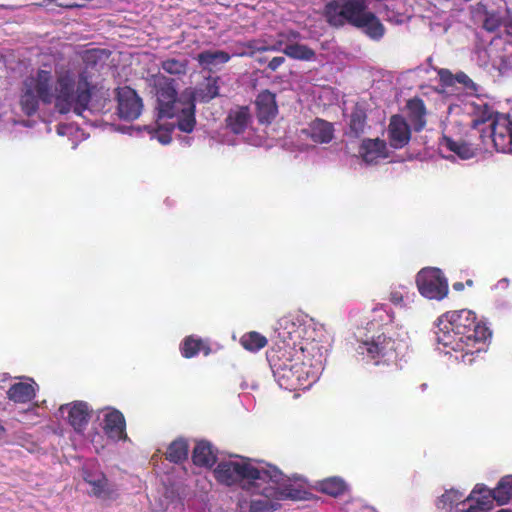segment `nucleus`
<instances>
[{
    "instance_id": "obj_1",
    "label": "nucleus",
    "mask_w": 512,
    "mask_h": 512,
    "mask_svg": "<svg viewBox=\"0 0 512 512\" xmlns=\"http://www.w3.org/2000/svg\"><path fill=\"white\" fill-rule=\"evenodd\" d=\"M326 330L303 312L278 319L267 360L277 384L286 390L308 389L318 381L325 362Z\"/></svg>"
},
{
    "instance_id": "obj_2",
    "label": "nucleus",
    "mask_w": 512,
    "mask_h": 512,
    "mask_svg": "<svg viewBox=\"0 0 512 512\" xmlns=\"http://www.w3.org/2000/svg\"><path fill=\"white\" fill-rule=\"evenodd\" d=\"M213 474L220 484L239 487L252 497L249 512L276 511L282 502L298 499L307 484L300 474L287 475L274 464L239 455L222 459Z\"/></svg>"
},
{
    "instance_id": "obj_3",
    "label": "nucleus",
    "mask_w": 512,
    "mask_h": 512,
    "mask_svg": "<svg viewBox=\"0 0 512 512\" xmlns=\"http://www.w3.org/2000/svg\"><path fill=\"white\" fill-rule=\"evenodd\" d=\"M92 90L93 85L82 63L73 61L59 65L54 74L44 66L23 79L18 105L26 116L35 115L42 105H53L61 114L82 115L89 107Z\"/></svg>"
},
{
    "instance_id": "obj_4",
    "label": "nucleus",
    "mask_w": 512,
    "mask_h": 512,
    "mask_svg": "<svg viewBox=\"0 0 512 512\" xmlns=\"http://www.w3.org/2000/svg\"><path fill=\"white\" fill-rule=\"evenodd\" d=\"M438 76L444 86L455 83L463 85L467 91L458 95L448 107V119L443 126V135L439 150L445 159L458 157L461 160L473 158L478 148L462 139V132L467 126L476 128L489 121L495 113L494 106L487 96L477 93L475 83L463 72L453 75L447 69H439Z\"/></svg>"
},
{
    "instance_id": "obj_5",
    "label": "nucleus",
    "mask_w": 512,
    "mask_h": 512,
    "mask_svg": "<svg viewBox=\"0 0 512 512\" xmlns=\"http://www.w3.org/2000/svg\"><path fill=\"white\" fill-rule=\"evenodd\" d=\"M151 79L157 97V129L144 128L163 145L171 142L175 128L185 133L194 130L195 101L208 102L219 95V77H208L199 89H186L180 95L173 81L165 76L154 75Z\"/></svg>"
},
{
    "instance_id": "obj_6",
    "label": "nucleus",
    "mask_w": 512,
    "mask_h": 512,
    "mask_svg": "<svg viewBox=\"0 0 512 512\" xmlns=\"http://www.w3.org/2000/svg\"><path fill=\"white\" fill-rule=\"evenodd\" d=\"M437 349L458 362L470 365L486 352L492 333L476 314L468 309L441 315L435 328Z\"/></svg>"
},
{
    "instance_id": "obj_7",
    "label": "nucleus",
    "mask_w": 512,
    "mask_h": 512,
    "mask_svg": "<svg viewBox=\"0 0 512 512\" xmlns=\"http://www.w3.org/2000/svg\"><path fill=\"white\" fill-rule=\"evenodd\" d=\"M389 322L391 315L386 307H375L373 319L355 333V350L364 360L379 364L382 360L396 358L406 347L403 339L395 337L392 327L387 325Z\"/></svg>"
},
{
    "instance_id": "obj_8",
    "label": "nucleus",
    "mask_w": 512,
    "mask_h": 512,
    "mask_svg": "<svg viewBox=\"0 0 512 512\" xmlns=\"http://www.w3.org/2000/svg\"><path fill=\"white\" fill-rule=\"evenodd\" d=\"M96 420L102 431L94 427L87 432V443L96 453L103 451L110 442L127 440L125 417L119 410L112 407L98 410Z\"/></svg>"
},
{
    "instance_id": "obj_9",
    "label": "nucleus",
    "mask_w": 512,
    "mask_h": 512,
    "mask_svg": "<svg viewBox=\"0 0 512 512\" xmlns=\"http://www.w3.org/2000/svg\"><path fill=\"white\" fill-rule=\"evenodd\" d=\"M300 34L289 30L280 32L277 38H265L252 40L248 42V48L253 51L264 52L274 51L283 52L289 58L301 61H313L316 58L314 50L304 44H299L297 40Z\"/></svg>"
},
{
    "instance_id": "obj_10",
    "label": "nucleus",
    "mask_w": 512,
    "mask_h": 512,
    "mask_svg": "<svg viewBox=\"0 0 512 512\" xmlns=\"http://www.w3.org/2000/svg\"><path fill=\"white\" fill-rule=\"evenodd\" d=\"M489 120V129L480 134L483 148L488 150L492 146L497 152L512 155V117L495 111Z\"/></svg>"
},
{
    "instance_id": "obj_11",
    "label": "nucleus",
    "mask_w": 512,
    "mask_h": 512,
    "mask_svg": "<svg viewBox=\"0 0 512 512\" xmlns=\"http://www.w3.org/2000/svg\"><path fill=\"white\" fill-rule=\"evenodd\" d=\"M59 416L63 418L73 429L72 442L76 446L87 443V426L92 416V407L85 401H73L63 404L59 408Z\"/></svg>"
},
{
    "instance_id": "obj_12",
    "label": "nucleus",
    "mask_w": 512,
    "mask_h": 512,
    "mask_svg": "<svg viewBox=\"0 0 512 512\" xmlns=\"http://www.w3.org/2000/svg\"><path fill=\"white\" fill-rule=\"evenodd\" d=\"M416 286L421 296L429 300H443L449 291L448 280L439 268L426 267L416 275Z\"/></svg>"
},
{
    "instance_id": "obj_13",
    "label": "nucleus",
    "mask_w": 512,
    "mask_h": 512,
    "mask_svg": "<svg viewBox=\"0 0 512 512\" xmlns=\"http://www.w3.org/2000/svg\"><path fill=\"white\" fill-rule=\"evenodd\" d=\"M367 10V0H333L325 8L329 23L335 26L353 25Z\"/></svg>"
},
{
    "instance_id": "obj_14",
    "label": "nucleus",
    "mask_w": 512,
    "mask_h": 512,
    "mask_svg": "<svg viewBox=\"0 0 512 512\" xmlns=\"http://www.w3.org/2000/svg\"><path fill=\"white\" fill-rule=\"evenodd\" d=\"M117 111L121 119L133 121L139 118L143 110L142 99L130 87H121L117 91Z\"/></svg>"
},
{
    "instance_id": "obj_15",
    "label": "nucleus",
    "mask_w": 512,
    "mask_h": 512,
    "mask_svg": "<svg viewBox=\"0 0 512 512\" xmlns=\"http://www.w3.org/2000/svg\"><path fill=\"white\" fill-rule=\"evenodd\" d=\"M493 506L491 489L484 484H476L465 499L462 512H488Z\"/></svg>"
},
{
    "instance_id": "obj_16",
    "label": "nucleus",
    "mask_w": 512,
    "mask_h": 512,
    "mask_svg": "<svg viewBox=\"0 0 512 512\" xmlns=\"http://www.w3.org/2000/svg\"><path fill=\"white\" fill-rule=\"evenodd\" d=\"M39 390V385L29 377H23L10 385L6 392L7 398L15 404L32 402Z\"/></svg>"
},
{
    "instance_id": "obj_17",
    "label": "nucleus",
    "mask_w": 512,
    "mask_h": 512,
    "mask_svg": "<svg viewBox=\"0 0 512 512\" xmlns=\"http://www.w3.org/2000/svg\"><path fill=\"white\" fill-rule=\"evenodd\" d=\"M83 478L91 487V493L100 498L109 496V487L105 475L98 469L95 461L86 462L83 465Z\"/></svg>"
},
{
    "instance_id": "obj_18",
    "label": "nucleus",
    "mask_w": 512,
    "mask_h": 512,
    "mask_svg": "<svg viewBox=\"0 0 512 512\" xmlns=\"http://www.w3.org/2000/svg\"><path fill=\"white\" fill-rule=\"evenodd\" d=\"M359 153L363 162L367 165L377 164L381 160L389 157V150L386 142L378 138L363 140Z\"/></svg>"
},
{
    "instance_id": "obj_19",
    "label": "nucleus",
    "mask_w": 512,
    "mask_h": 512,
    "mask_svg": "<svg viewBox=\"0 0 512 512\" xmlns=\"http://www.w3.org/2000/svg\"><path fill=\"white\" fill-rule=\"evenodd\" d=\"M252 122V113L247 106H237L231 109L226 118L227 127L234 134H244L251 128Z\"/></svg>"
},
{
    "instance_id": "obj_20",
    "label": "nucleus",
    "mask_w": 512,
    "mask_h": 512,
    "mask_svg": "<svg viewBox=\"0 0 512 512\" xmlns=\"http://www.w3.org/2000/svg\"><path fill=\"white\" fill-rule=\"evenodd\" d=\"M388 137L390 145L394 149H400L409 142L410 128L401 116H392L388 127Z\"/></svg>"
},
{
    "instance_id": "obj_21",
    "label": "nucleus",
    "mask_w": 512,
    "mask_h": 512,
    "mask_svg": "<svg viewBox=\"0 0 512 512\" xmlns=\"http://www.w3.org/2000/svg\"><path fill=\"white\" fill-rule=\"evenodd\" d=\"M353 26L359 28L372 40L378 41L385 34L384 25L381 23L379 18L369 10L362 14L358 22L356 21Z\"/></svg>"
},
{
    "instance_id": "obj_22",
    "label": "nucleus",
    "mask_w": 512,
    "mask_h": 512,
    "mask_svg": "<svg viewBox=\"0 0 512 512\" xmlns=\"http://www.w3.org/2000/svg\"><path fill=\"white\" fill-rule=\"evenodd\" d=\"M192 460L196 466L210 468L216 463L217 450L209 441L200 440L193 449Z\"/></svg>"
},
{
    "instance_id": "obj_23",
    "label": "nucleus",
    "mask_w": 512,
    "mask_h": 512,
    "mask_svg": "<svg viewBox=\"0 0 512 512\" xmlns=\"http://www.w3.org/2000/svg\"><path fill=\"white\" fill-rule=\"evenodd\" d=\"M302 133L311 138L315 143L325 144L333 139V125L322 119H315Z\"/></svg>"
},
{
    "instance_id": "obj_24",
    "label": "nucleus",
    "mask_w": 512,
    "mask_h": 512,
    "mask_svg": "<svg viewBox=\"0 0 512 512\" xmlns=\"http://www.w3.org/2000/svg\"><path fill=\"white\" fill-rule=\"evenodd\" d=\"M256 107L260 122H270L277 114L275 95L269 91L261 92L256 99Z\"/></svg>"
},
{
    "instance_id": "obj_25",
    "label": "nucleus",
    "mask_w": 512,
    "mask_h": 512,
    "mask_svg": "<svg viewBox=\"0 0 512 512\" xmlns=\"http://www.w3.org/2000/svg\"><path fill=\"white\" fill-rule=\"evenodd\" d=\"M417 295L408 286L399 284L391 286L390 302L401 309H409L415 303Z\"/></svg>"
},
{
    "instance_id": "obj_26",
    "label": "nucleus",
    "mask_w": 512,
    "mask_h": 512,
    "mask_svg": "<svg viewBox=\"0 0 512 512\" xmlns=\"http://www.w3.org/2000/svg\"><path fill=\"white\" fill-rule=\"evenodd\" d=\"M196 59L204 69L213 70L227 63L231 56L225 51L207 50L199 53Z\"/></svg>"
},
{
    "instance_id": "obj_27",
    "label": "nucleus",
    "mask_w": 512,
    "mask_h": 512,
    "mask_svg": "<svg viewBox=\"0 0 512 512\" xmlns=\"http://www.w3.org/2000/svg\"><path fill=\"white\" fill-rule=\"evenodd\" d=\"M466 497L464 491L450 488L445 490L444 493L438 497L436 506L439 509L452 511L453 508L459 505L465 506Z\"/></svg>"
},
{
    "instance_id": "obj_28",
    "label": "nucleus",
    "mask_w": 512,
    "mask_h": 512,
    "mask_svg": "<svg viewBox=\"0 0 512 512\" xmlns=\"http://www.w3.org/2000/svg\"><path fill=\"white\" fill-rule=\"evenodd\" d=\"M180 351L183 357L192 358L195 357L200 351H204V354L208 355L210 349L202 339L195 336H188L182 341L180 345Z\"/></svg>"
},
{
    "instance_id": "obj_29",
    "label": "nucleus",
    "mask_w": 512,
    "mask_h": 512,
    "mask_svg": "<svg viewBox=\"0 0 512 512\" xmlns=\"http://www.w3.org/2000/svg\"><path fill=\"white\" fill-rule=\"evenodd\" d=\"M409 118L416 131H420L426 124L425 120V106L422 100L413 99L407 105Z\"/></svg>"
},
{
    "instance_id": "obj_30",
    "label": "nucleus",
    "mask_w": 512,
    "mask_h": 512,
    "mask_svg": "<svg viewBox=\"0 0 512 512\" xmlns=\"http://www.w3.org/2000/svg\"><path fill=\"white\" fill-rule=\"evenodd\" d=\"M189 445L187 440L179 438L174 440L167 448L166 458L173 463H181L188 457Z\"/></svg>"
},
{
    "instance_id": "obj_31",
    "label": "nucleus",
    "mask_w": 512,
    "mask_h": 512,
    "mask_svg": "<svg viewBox=\"0 0 512 512\" xmlns=\"http://www.w3.org/2000/svg\"><path fill=\"white\" fill-rule=\"evenodd\" d=\"M318 489L325 494L337 497L348 489V485L342 478L334 476L319 481Z\"/></svg>"
},
{
    "instance_id": "obj_32",
    "label": "nucleus",
    "mask_w": 512,
    "mask_h": 512,
    "mask_svg": "<svg viewBox=\"0 0 512 512\" xmlns=\"http://www.w3.org/2000/svg\"><path fill=\"white\" fill-rule=\"evenodd\" d=\"M491 496L499 505L508 503L512 496V476L503 477L496 488L491 490Z\"/></svg>"
},
{
    "instance_id": "obj_33",
    "label": "nucleus",
    "mask_w": 512,
    "mask_h": 512,
    "mask_svg": "<svg viewBox=\"0 0 512 512\" xmlns=\"http://www.w3.org/2000/svg\"><path fill=\"white\" fill-rule=\"evenodd\" d=\"M240 343L246 350L256 352L266 346L267 338L256 331H251L241 337Z\"/></svg>"
},
{
    "instance_id": "obj_34",
    "label": "nucleus",
    "mask_w": 512,
    "mask_h": 512,
    "mask_svg": "<svg viewBox=\"0 0 512 512\" xmlns=\"http://www.w3.org/2000/svg\"><path fill=\"white\" fill-rule=\"evenodd\" d=\"M366 126V115L363 109L356 107L349 118V134L358 137L364 133Z\"/></svg>"
},
{
    "instance_id": "obj_35",
    "label": "nucleus",
    "mask_w": 512,
    "mask_h": 512,
    "mask_svg": "<svg viewBox=\"0 0 512 512\" xmlns=\"http://www.w3.org/2000/svg\"><path fill=\"white\" fill-rule=\"evenodd\" d=\"M189 61L186 58H168L161 63V68L168 74L181 76L188 70Z\"/></svg>"
},
{
    "instance_id": "obj_36",
    "label": "nucleus",
    "mask_w": 512,
    "mask_h": 512,
    "mask_svg": "<svg viewBox=\"0 0 512 512\" xmlns=\"http://www.w3.org/2000/svg\"><path fill=\"white\" fill-rule=\"evenodd\" d=\"M502 25V19L495 15H488L484 20V28L487 31L493 32L497 30Z\"/></svg>"
},
{
    "instance_id": "obj_37",
    "label": "nucleus",
    "mask_w": 512,
    "mask_h": 512,
    "mask_svg": "<svg viewBox=\"0 0 512 512\" xmlns=\"http://www.w3.org/2000/svg\"><path fill=\"white\" fill-rule=\"evenodd\" d=\"M343 509L345 512H362V510L365 509V506L361 500L353 499L346 502Z\"/></svg>"
},
{
    "instance_id": "obj_38",
    "label": "nucleus",
    "mask_w": 512,
    "mask_h": 512,
    "mask_svg": "<svg viewBox=\"0 0 512 512\" xmlns=\"http://www.w3.org/2000/svg\"><path fill=\"white\" fill-rule=\"evenodd\" d=\"M285 61V58L283 56H277L274 57L269 63L268 68L272 71L277 70Z\"/></svg>"
},
{
    "instance_id": "obj_39",
    "label": "nucleus",
    "mask_w": 512,
    "mask_h": 512,
    "mask_svg": "<svg viewBox=\"0 0 512 512\" xmlns=\"http://www.w3.org/2000/svg\"><path fill=\"white\" fill-rule=\"evenodd\" d=\"M510 64H511V60H510V58L503 59V60L501 61V63H498L495 59L492 61V65H493L494 67L498 68L500 71H501L502 69H506V68H508V67L510 66Z\"/></svg>"
},
{
    "instance_id": "obj_40",
    "label": "nucleus",
    "mask_w": 512,
    "mask_h": 512,
    "mask_svg": "<svg viewBox=\"0 0 512 512\" xmlns=\"http://www.w3.org/2000/svg\"><path fill=\"white\" fill-rule=\"evenodd\" d=\"M73 129V127L71 125H65V124H62V125H58L57 127V133L58 135H67L70 133V131Z\"/></svg>"
},
{
    "instance_id": "obj_41",
    "label": "nucleus",
    "mask_w": 512,
    "mask_h": 512,
    "mask_svg": "<svg viewBox=\"0 0 512 512\" xmlns=\"http://www.w3.org/2000/svg\"><path fill=\"white\" fill-rule=\"evenodd\" d=\"M388 20L395 23V24H401L404 22L405 20V16L402 15V14H399L397 16H394V17H391V16H388Z\"/></svg>"
},
{
    "instance_id": "obj_42",
    "label": "nucleus",
    "mask_w": 512,
    "mask_h": 512,
    "mask_svg": "<svg viewBox=\"0 0 512 512\" xmlns=\"http://www.w3.org/2000/svg\"><path fill=\"white\" fill-rule=\"evenodd\" d=\"M478 55L479 56H482V55L483 56H489L490 55V50H485V49L484 50H479Z\"/></svg>"
},
{
    "instance_id": "obj_43",
    "label": "nucleus",
    "mask_w": 512,
    "mask_h": 512,
    "mask_svg": "<svg viewBox=\"0 0 512 512\" xmlns=\"http://www.w3.org/2000/svg\"><path fill=\"white\" fill-rule=\"evenodd\" d=\"M508 283V280L507 279H502L498 282V285H501V286H506Z\"/></svg>"
},
{
    "instance_id": "obj_44",
    "label": "nucleus",
    "mask_w": 512,
    "mask_h": 512,
    "mask_svg": "<svg viewBox=\"0 0 512 512\" xmlns=\"http://www.w3.org/2000/svg\"><path fill=\"white\" fill-rule=\"evenodd\" d=\"M453 287H454L456 290H460V289H462L463 284H462V283H455V284L453 285Z\"/></svg>"
},
{
    "instance_id": "obj_45",
    "label": "nucleus",
    "mask_w": 512,
    "mask_h": 512,
    "mask_svg": "<svg viewBox=\"0 0 512 512\" xmlns=\"http://www.w3.org/2000/svg\"><path fill=\"white\" fill-rule=\"evenodd\" d=\"M22 124H23L24 126H28V127H30V126H31V121H29V120H28V121H23V122H22Z\"/></svg>"
},
{
    "instance_id": "obj_46",
    "label": "nucleus",
    "mask_w": 512,
    "mask_h": 512,
    "mask_svg": "<svg viewBox=\"0 0 512 512\" xmlns=\"http://www.w3.org/2000/svg\"><path fill=\"white\" fill-rule=\"evenodd\" d=\"M498 512H511V511H509V510H507V509H501V510H499Z\"/></svg>"
},
{
    "instance_id": "obj_47",
    "label": "nucleus",
    "mask_w": 512,
    "mask_h": 512,
    "mask_svg": "<svg viewBox=\"0 0 512 512\" xmlns=\"http://www.w3.org/2000/svg\"><path fill=\"white\" fill-rule=\"evenodd\" d=\"M508 28V32L510 33V29L512 30V25L511 26H507Z\"/></svg>"
},
{
    "instance_id": "obj_48",
    "label": "nucleus",
    "mask_w": 512,
    "mask_h": 512,
    "mask_svg": "<svg viewBox=\"0 0 512 512\" xmlns=\"http://www.w3.org/2000/svg\"><path fill=\"white\" fill-rule=\"evenodd\" d=\"M0 431H4V428L1 424H0Z\"/></svg>"
}]
</instances>
